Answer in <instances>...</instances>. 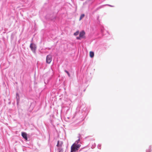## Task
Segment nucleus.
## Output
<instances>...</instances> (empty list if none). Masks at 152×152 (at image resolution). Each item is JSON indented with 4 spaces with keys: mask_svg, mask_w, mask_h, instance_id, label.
Returning <instances> with one entry per match:
<instances>
[{
    "mask_svg": "<svg viewBox=\"0 0 152 152\" xmlns=\"http://www.w3.org/2000/svg\"><path fill=\"white\" fill-rule=\"evenodd\" d=\"M80 38H81V37H80V36L79 37H77V39H80Z\"/></svg>",
    "mask_w": 152,
    "mask_h": 152,
    "instance_id": "nucleus-15",
    "label": "nucleus"
},
{
    "mask_svg": "<svg viewBox=\"0 0 152 152\" xmlns=\"http://www.w3.org/2000/svg\"><path fill=\"white\" fill-rule=\"evenodd\" d=\"M59 141H58V144H57V146H58V147L59 146Z\"/></svg>",
    "mask_w": 152,
    "mask_h": 152,
    "instance_id": "nucleus-14",
    "label": "nucleus"
},
{
    "mask_svg": "<svg viewBox=\"0 0 152 152\" xmlns=\"http://www.w3.org/2000/svg\"><path fill=\"white\" fill-rule=\"evenodd\" d=\"M80 146V145H76L73 144L71 147L70 152H76L79 149Z\"/></svg>",
    "mask_w": 152,
    "mask_h": 152,
    "instance_id": "nucleus-1",
    "label": "nucleus"
},
{
    "mask_svg": "<svg viewBox=\"0 0 152 152\" xmlns=\"http://www.w3.org/2000/svg\"><path fill=\"white\" fill-rule=\"evenodd\" d=\"M85 16V15L84 14H82L80 17L79 20H80Z\"/></svg>",
    "mask_w": 152,
    "mask_h": 152,
    "instance_id": "nucleus-8",
    "label": "nucleus"
},
{
    "mask_svg": "<svg viewBox=\"0 0 152 152\" xmlns=\"http://www.w3.org/2000/svg\"><path fill=\"white\" fill-rule=\"evenodd\" d=\"M19 94H16V98H17V101H18V100H19Z\"/></svg>",
    "mask_w": 152,
    "mask_h": 152,
    "instance_id": "nucleus-10",
    "label": "nucleus"
},
{
    "mask_svg": "<svg viewBox=\"0 0 152 152\" xmlns=\"http://www.w3.org/2000/svg\"><path fill=\"white\" fill-rule=\"evenodd\" d=\"M109 6H110L111 7H113V6H112L110 5H109Z\"/></svg>",
    "mask_w": 152,
    "mask_h": 152,
    "instance_id": "nucleus-16",
    "label": "nucleus"
},
{
    "mask_svg": "<svg viewBox=\"0 0 152 152\" xmlns=\"http://www.w3.org/2000/svg\"><path fill=\"white\" fill-rule=\"evenodd\" d=\"M101 145H100V144H99L97 146L98 148L99 149H101Z\"/></svg>",
    "mask_w": 152,
    "mask_h": 152,
    "instance_id": "nucleus-13",
    "label": "nucleus"
},
{
    "mask_svg": "<svg viewBox=\"0 0 152 152\" xmlns=\"http://www.w3.org/2000/svg\"><path fill=\"white\" fill-rule=\"evenodd\" d=\"M96 146V144L95 143H94V144H93L91 147V148H95V147Z\"/></svg>",
    "mask_w": 152,
    "mask_h": 152,
    "instance_id": "nucleus-12",
    "label": "nucleus"
},
{
    "mask_svg": "<svg viewBox=\"0 0 152 152\" xmlns=\"http://www.w3.org/2000/svg\"><path fill=\"white\" fill-rule=\"evenodd\" d=\"M79 33V31H77L76 32L74 33V35L75 36H77L78 34Z\"/></svg>",
    "mask_w": 152,
    "mask_h": 152,
    "instance_id": "nucleus-9",
    "label": "nucleus"
},
{
    "mask_svg": "<svg viewBox=\"0 0 152 152\" xmlns=\"http://www.w3.org/2000/svg\"><path fill=\"white\" fill-rule=\"evenodd\" d=\"M30 47L32 51L34 53H36V50L37 48L36 46L34 44L31 43L30 44Z\"/></svg>",
    "mask_w": 152,
    "mask_h": 152,
    "instance_id": "nucleus-2",
    "label": "nucleus"
},
{
    "mask_svg": "<svg viewBox=\"0 0 152 152\" xmlns=\"http://www.w3.org/2000/svg\"><path fill=\"white\" fill-rule=\"evenodd\" d=\"M64 71H65V72L67 74L68 76L69 77H70V74H69V72L68 71H67L66 70H65Z\"/></svg>",
    "mask_w": 152,
    "mask_h": 152,
    "instance_id": "nucleus-11",
    "label": "nucleus"
},
{
    "mask_svg": "<svg viewBox=\"0 0 152 152\" xmlns=\"http://www.w3.org/2000/svg\"><path fill=\"white\" fill-rule=\"evenodd\" d=\"M52 56L50 54L48 55L46 57V62L48 64H50L52 61Z\"/></svg>",
    "mask_w": 152,
    "mask_h": 152,
    "instance_id": "nucleus-3",
    "label": "nucleus"
},
{
    "mask_svg": "<svg viewBox=\"0 0 152 152\" xmlns=\"http://www.w3.org/2000/svg\"><path fill=\"white\" fill-rule=\"evenodd\" d=\"M90 56L91 58H93L94 56V53L93 52L90 51L89 53Z\"/></svg>",
    "mask_w": 152,
    "mask_h": 152,
    "instance_id": "nucleus-7",
    "label": "nucleus"
},
{
    "mask_svg": "<svg viewBox=\"0 0 152 152\" xmlns=\"http://www.w3.org/2000/svg\"><path fill=\"white\" fill-rule=\"evenodd\" d=\"M61 152V151H59V152Z\"/></svg>",
    "mask_w": 152,
    "mask_h": 152,
    "instance_id": "nucleus-17",
    "label": "nucleus"
},
{
    "mask_svg": "<svg viewBox=\"0 0 152 152\" xmlns=\"http://www.w3.org/2000/svg\"><path fill=\"white\" fill-rule=\"evenodd\" d=\"M85 34V32L84 31H81L80 33L79 36L81 38H83L84 35Z\"/></svg>",
    "mask_w": 152,
    "mask_h": 152,
    "instance_id": "nucleus-5",
    "label": "nucleus"
},
{
    "mask_svg": "<svg viewBox=\"0 0 152 152\" xmlns=\"http://www.w3.org/2000/svg\"><path fill=\"white\" fill-rule=\"evenodd\" d=\"M80 134H79V136H78V139L76 140L75 142L73 144L74 145H80V144H78V143L80 141Z\"/></svg>",
    "mask_w": 152,
    "mask_h": 152,
    "instance_id": "nucleus-4",
    "label": "nucleus"
},
{
    "mask_svg": "<svg viewBox=\"0 0 152 152\" xmlns=\"http://www.w3.org/2000/svg\"><path fill=\"white\" fill-rule=\"evenodd\" d=\"M22 136L26 140H27V135L26 133L25 132H22Z\"/></svg>",
    "mask_w": 152,
    "mask_h": 152,
    "instance_id": "nucleus-6",
    "label": "nucleus"
}]
</instances>
